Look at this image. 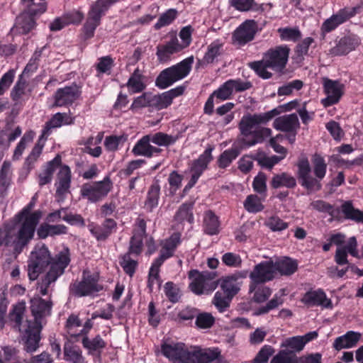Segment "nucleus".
<instances>
[{
	"label": "nucleus",
	"instance_id": "7",
	"mask_svg": "<svg viewBox=\"0 0 363 363\" xmlns=\"http://www.w3.org/2000/svg\"><path fill=\"white\" fill-rule=\"evenodd\" d=\"M216 273L213 272H200L196 269L189 272V279L191 280L189 289L196 294H209L217 287V283L214 280Z\"/></svg>",
	"mask_w": 363,
	"mask_h": 363
},
{
	"label": "nucleus",
	"instance_id": "55",
	"mask_svg": "<svg viewBox=\"0 0 363 363\" xmlns=\"http://www.w3.org/2000/svg\"><path fill=\"white\" fill-rule=\"evenodd\" d=\"M303 83L300 79H295L289 82L278 89L277 94L279 96H288L291 94L294 91H299L302 89Z\"/></svg>",
	"mask_w": 363,
	"mask_h": 363
},
{
	"label": "nucleus",
	"instance_id": "33",
	"mask_svg": "<svg viewBox=\"0 0 363 363\" xmlns=\"http://www.w3.org/2000/svg\"><path fill=\"white\" fill-rule=\"evenodd\" d=\"M144 78L142 71L136 68L126 83V86L130 94L141 92L145 89Z\"/></svg>",
	"mask_w": 363,
	"mask_h": 363
},
{
	"label": "nucleus",
	"instance_id": "34",
	"mask_svg": "<svg viewBox=\"0 0 363 363\" xmlns=\"http://www.w3.org/2000/svg\"><path fill=\"white\" fill-rule=\"evenodd\" d=\"M104 138V133L99 132L96 137H89L84 143L85 152L94 157H99L102 153L100 144Z\"/></svg>",
	"mask_w": 363,
	"mask_h": 363
},
{
	"label": "nucleus",
	"instance_id": "35",
	"mask_svg": "<svg viewBox=\"0 0 363 363\" xmlns=\"http://www.w3.org/2000/svg\"><path fill=\"white\" fill-rule=\"evenodd\" d=\"M120 0H97L91 5L89 14L101 20V17L115 3Z\"/></svg>",
	"mask_w": 363,
	"mask_h": 363
},
{
	"label": "nucleus",
	"instance_id": "45",
	"mask_svg": "<svg viewBox=\"0 0 363 363\" xmlns=\"http://www.w3.org/2000/svg\"><path fill=\"white\" fill-rule=\"evenodd\" d=\"M178 11L175 9H169L162 13L159 17L157 23L154 25L155 30H160L163 27H166L172 24L177 18Z\"/></svg>",
	"mask_w": 363,
	"mask_h": 363
},
{
	"label": "nucleus",
	"instance_id": "39",
	"mask_svg": "<svg viewBox=\"0 0 363 363\" xmlns=\"http://www.w3.org/2000/svg\"><path fill=\"white\" fill-rule=\"evenodd\" d=\"M271 185L274 189H278L281 186L294 188L296 185V181L293 176L287 173H281L273 177Z\"/></svg>",
	"mask_w": 363,
	"mask_h": 363
},
{
	"label": "nucleus",
	"instance_id": "24",
	"mask_svg": "<svg viewBox=\"0 0 363 363\" xmlns=\"http://www.w3.org/2000/svg\"><path fill=\"white\" fill-rule=\"evenodd\" d=\"M117 223L111 218H106L101 225L91 223L88 225L90 233L98 241L106 240L113 232L116 230Z\"/></svg>",
	"mask_w": 363,
	"mask_h": 363
},
{
	"label": "nucleus",
	"instance_id": "31",
	"mask_svg": "<svg viewBox=\"0 0 363 363\" xmlns=\"http://www.w3.org/2000/svg\"><path fill=\"white\" fill-rule=\"evenodd\" d=\"M193 208V202H186L182 204L174 215L175 222L182 225L185 223L192 224L194 221Z\"/></svg>",
	"mask_w": 363,
	"mask_h": 363
},
{
	"label": "nucleus",
	"instance_id": "22",
	"mask_svg": "<svg viewBox=\"0 0 363 363\" xmlns=\"http://www.w3.org/2000/svg\"><path fill=\"white\" fill-rule=\"evenodd\" d=\"M360 44V39L356 35H348L340 39L335 46L329 52L333 56L345 55L354 50Z\"/></svg>",
	"mask_w": 363,
	"mask_h": 363
},
{
	"label": "nucleus",
	"instance_id": "38",
	"mask_svg": "<svg viewBox=\"0 0 363 363\" xmlns=\"http://www.w3.org/2000/svg\"><path fill=\"white\" fill-rule=\"evenodd\" d=\"M275 273L279 272L282 275H291L294 274L298 264L296 262L291 258L285 257L276 263Z\"/></svg>",
	"mask_w": 363,
	"mask_h": 363
},
{
	"label": "nucleus",
	"instance_id": "8",
	"mask_svg": "<svg viewBox=\"0 0 363 363\" xmlns=\"http://www.w3.org/2000/svg\"><path fill=\"white\" fill-rule=\"evenodd\" d=\"M50 257V253L47 250V286L64 273L70 262L69 250L67 247H64L55 258Z\"/></svg>",
	"mask_w": 363,
	"mask_h": 363
},
{
	"label": "nucleus",
	"instance_id": "19",
	"mask_svg": "<svg viewBox=\"0 0 363 363\" xmlns=\"http://www.w3.org/2000/svg\"><path fill=\"white\" fill-rule=\"evenodd\" d=\"M256 29L257 24L254 20L244 21L233 33L234 43L242 46L252 41L255 38Z\"/></svg>",
	"mask_w": 363,
	"mask_h": 363
},
{
	"label": "nucleus",
	"instance_id": "12",
	"mask_svg": "<svg viewBox=\"0 0 363 363\" xmlns=\"http://www.w3.org/2000/svg\"><path fill=\"white\" fill-rule=\"evenodd\" d=\"M359 11L358 7H345L340 9L322 23L320 30L323 35L328 33L350 18L354 16Z\"/></svg>",
	"mask_w": 363,
	"mask_h": 363
},
{
	"label": "nucleus",
	"instance_id": "4",
	"mask_svg": "<svg viewBox=\"0 0 363 363\" xmlns=\"http://www.w3.org/2000/svg\"><path fill=\"white\" fill-rule=\"evenodd\" d=\"M35 196L15 217L16 222L21 223L18 231V242L24 247L33 238L35 228L43 216V212L35 211L31 213L35 205Z\"/></svg>",
	"mask_w": 363,
	"mask_h": 363
},
{
	"label": "nucleus",
	"instance_id": "21",
	"mask_svg": "<svg viewBox=\"0 0 363 363\" xmlns=\"http://www.w3.org/2000/svg\"><path fill=\"white\" fill-rule=\"evenodd\" d=\"M220 356L218 348L202 349L199 346H191L190 363H209Z\"/></svg>",
	"mask_w": 363,
	"mask_h": 363
},
{
	"label": "nucleus",
	"instance_id": "49",
	"mask_svg": "<svg viewBox=\"0 0 363 363\" xmlns=\"http://www.w3.org/2000/svg\"><path fill=\"white\" fill-rule=\"evenodd\" d=\"M82 345L84 347L87 349L89 352L91 354L94 352H100L106 347L105 342L99 335H97L92 340H90L87 337H84L82 339Z\"/></svg>",
	"mask_w": 363,
	"mask_h": 363
},
{
	"label": "nucleus",
	"instance_id": "56",
	"mask_svg": "<svg viewBox=\"0 0 363 363\" xmlns=\"http://www.w3.org/2000/svg\"><path fill=\"white\" fill-rule=\"evenodd\" d=\"M252 187L255 192L259 194L261 196L266 197L267 196V177L262 173L259 172L255 178L252 182Z\"/></svg>",
	"mask_w": 363,
	"mask_h": 363
},
{
	"label": "nucleus",
	"instance_id": "32",
	"mask_svg": "<svg viewBox=\"0 0 363 363\" xmlns=\"http://www.w3.org/2000/svg\"><path fill=\"white\" fill-rule=\"evenodd\" d=\"M203 228L205 233L214 235L220 231L218 217L212 211H207L203 214Z\"/></svg>",
	"mask_w": 363,
	"mask_h": 363
},
{
	"label": "nucleus",
	"instance_id": "18",
	"mask_svg": "<svg viewBox=\"0 0 363 363\" xmlns=\"http://www.w3.org/2000/svg\"><path fill=\"white\" fill-rule=\"evenodd\" d=\"M181 241L180 233H174L168 238L161 240L160 255L154 262H157L159 264H162L165 260L174 255Z\"/></svg>",
	"mask_w": 363,
	"mask_h": 363
},
{
	"label": "nucleus",
	"instance_id": "15",
	"mask_svg": "<svg viewBox=\"0 0 363 363\" xmlns=\"http://www.w3.org/2000/svg\"><path fill=\"white\" fill-rule=\"evenodd\" d=\"M43 13V11L38 9L23 10L16 18L15 25L11 28V31L19 34H26L29 33L35 26L34 17L38 13Z\"/></svg>",
	"mask_w": 363,
	"mask_h": 363
},
{
	"label": "nucleus",
	"instance_id": "41",
	"mask_svg": "<svg viewBox=\"0 0 363 363\" xmlns=\"http://www.w3.org/2000/svg\"><path fill=\"white\" fill-rule=\"evenodd\" d=\"M11 164L9 161H4L0 170V193H6L11 181Z\"/></svg>",
	"mask_w": 363,
	"mask_h": 363
},
{
	"label": "nucleus",
	"instance_id": "43",
	"mask_svg": "<svg viewBox=\"0 0 363 363\" xmlns=\"http://www.w3.org/2000/svg\"><path fill=\"white\" fill-rule=\"evenodd\" d=\"M130 253H125L119 258V263L126 274L132 277L138 267V260L133 259Z\"/></svg>",
	"mask_w": 363,
	"mask_h": 363
},
{
	"label": "nucleus",
	"instance_id": "50",
	"mask_svg": "<svg viewBox=\"0 0 363 363\" xmlns=\"http://www.w3.org/2000/svg\"><path fill=\"white\" fill-rule=\"evenodd\" d=\"M271 135V129L259 125L257 129L254 130L253 133L252 134V140L251 141H246L245 143L248 147H251L257 143H262L264 140L270 137Z\"/></svg>",
	"mask_w": 363,
	"mask_h": 363
},
{
	"label": "nucleus",
	"instance_id": "11",
	"mask_svg": "<svg viewBox=\"0 0 363 363\" xmlns=\"http://www.w3.org/2000/svg\"><path fill=\"white\" fill-rule=\"evenodd\" d=\"M190 351L183 342L164 343L161 346L162 354L174 363H190Z\"/></svg>",
	"mask_w": 363,
	"mask_h": 363
},
{
	"label": "nucleus",
	"instance_id": "5",
	"mask_svg": "<svg viewBox=\"0 0 363 363\" xmlns=\"http://www.w3.org/2000/svg\"><path fill=\"white\" fill-rule=\"evenodd\" d=\"M194 57H189L180 62L162 70L156 79L155 84L160 89H166L185 78L191 72Z\"/></svg>",
	"mask_w": 363,
	"mask_h": 363
},
{
	"label": "nucleus",
	"instance_id": "28",
	"mask_svg": "<svg viewBox=\"0 0 363 363\" xmlns=\"http://www.w3.org/2000/svg\"><path fill=\"white\" fill-rule=\"evenodd\" d=\"M299 125L298 118L295 113L279 116L273 123L275 129L286 133H296Z\"/></svg>",
	"mask_w": 363,
	"mask_h": 363
},
{
	"label": "nucleus",
	"instance_id": "20",
	"mask_svg": "<svg viewBox=\"0 0 363 363\" xmlns=\"http://www.w3.org/2000/svg\"><path fill=\"white\" fill-rule=\"evenodd\" d=\"M248 276L247 270L238 271L222 279L220 288L224 294L233 297L240 290L242 280Z\"/></svg>",
	"mask_w": 363,
	"mask_h": 363
},
{
	"label": "nucleus",
	"instance_id": "1",
	"mask_svg": "<svg viewBox=\"0 0 363 363\" xmlns=\"http://www.w3.org/2000/svg\"><path fill=\"white\" fill-rule=\"evenodd\" d=\"M30 311L33 321L26 320L23 323L26 312L25 303H18L9 313V320L13 323V328L21 333V340L27 352H33L39 347L40 332L43 329L42 320L45 315V301L39 296L30 300Z\"/></svg>",
	"mask_w": 363,
	"mask_h": 363
},
{
	"label": "nucleus",
	"instance_id": "37",
	"mask_svg": "<svg viewBox=\"0 0 363 363\" xmlns=\"http://www.w3.org/2000/svg\"><path fill=\"white\" fill-rule=\"evenodd\" d=\"M341 209L347 219L363 224V211L354 208L352 201L344 202L341 206Z\"/></svg>",
	"mask_w": 363,
	"mask_h": 363
},
{
	"label": "nucleus",
	"instance_id": "29",
	"mask_svg": "<svg viewBox=\"0 0 363 363\" xmlns=\"http://www.w3.org/2000/svg\"><path fill=\"white\" fill-rule=\"evenodd\" d=\"M362 333L353 330L347 331L345 335L335 338L333 347L336 350L352 348L357 346L362 338Z\"/></svg>",
	"mask_w": 363,
	"mask_h": 363
},
{
	"label": "nucleus",
	"instance_id": "9",
	"mask_svg": "<svg viewBox=\"0 0 363 363\" xmlns=\"http://www.w3.org/2000/svg\"><path fill=\"white\" fill-rule=\"evenodd\" d=\"M113 183L108 176L102 181L84 184L80 190L81 196L91 203H96L105 198L111 191Z\"/></svg>",
	"mask_w": 363,
	"mask_h": 363
},
{
	"label": "nucleus",
	"instance_id": "30",
	"mask_svg": "<svg viewBox=\"0 0 363 363\" xmlns=\"http://www.w3.org/2000/svg\"><path fill=\"white\" fill-rule=\"evenodd\" d=\"M214 147L208 146L204 152L194 160L191 167V172L202 174L207 169L208 164L213 160L212 152Z\"/></svg>",
	"mask_w": 363,
	"mask_h": 363
},
{
	"label": "nucleus",
	"instance_id": "59",
	"mask_svg": "<svg viewBox=\"0 0 363 363\" xmlns=\"http://www.w3.org/2000/svg\"><path fill=\"white\" fill-rule=\"evenodd\" d=\"M278 32L280 37L284 40L297 41L301 37V33L298 28H279Z\"/></svg>",
	"mask_w": 363,
	"mask_h": 363
},
{
	"label": "nucleus",
	"instance_id": "46",
	"mask_svg": "<svg viewBox=\"0 0 363 363\" xmlns=\"http://www.w3.org/2000/svg\"><path fill=\"white\" fill-rule=\"evenodd\" d=\"M152 143L162 147H168L173 145L177 141V137L168 135L163 132H157L152 134H148Z\"/></svg>",
	"mask_w": 363,
	"mask_h": 363
},
{
	"label": "nucleus",
	"instance_id": "13",
	"mask_svg": "<svg viewBox=\"0 0 363 363\" xmlns=\"http://www.w3.org/2000/svg\"><path fill=\"white\" fill-rule=\"evenodd\" d=\"M275 274V265L272 261H264L256 264L249 274L252 289H255L256 284L272 280Z\"/></svg>",
	"mask_w": 363,
	"mask_h": 363
},
{
	"label": "nucleus",
	"instance_id": "63",
	"mask_svg": "<svg viewBox=\"0 0 363 363\" xmlns=\"http://www.w3.org/2000/svg\"><path fill=\"white\" fill-rule=\"evenodd\" d=\"M274 353V349L268 345H264L255 358L254 359V363H267L269 358Z\"/></svg>",
	"mask_w": 363,
	"mask_h": 363
},
{
	"label": "nucleus",
	"instance_id": "40",
	"mask_svg": "<svg viewBox=\"0 0 363 363\" xmlns=\"http://www.w3.org/2000/svg\"><path fill=\"white\" fill-rule=\"evenodd\" d=\"M265 198L261 196L259 197L255 194L249 195L244 201V207L249 213L260 212L264 208L262 201H264Z\"/></svg>",
	"mask_w": 363,
	"mask_h": 363
},
{
	"label": "nucleus",
	"instance_id": "3",
	"mask_svg": "<svg viewBox=\"0 0 363 363\" xmlns=\"http://www.w3.org/2000/svg\"><path fill=\"white\" fill-rule=\"evenodd\" d=\"M313 172L315 177L311 175V167L307 158L299 160L297 167V176L301 185L310 191H317L322 188L320 183L327 172V164L323 157L315 154L312 157Z\"/></svg>",
	"mask_w": 363,
	"mask_h": 363
},
{
	"label": "nucleus",
	"instance_id": "62",
	"mask_svg": "<svg viewBox=\"0 0 363 363\" xmlns=\"http://www.w3.org/2000/svg\"><path fill=\"white\" fill-rule=\"evenodd\" d=\"M233 93L232 86H230L228 81H226L212 94L219 101H224L230 99Z\"/></svg>",
	"mask_w": 363,
	"mask_h": 363
},
{
	"label": "nucleus",
	"instance_id": "36",
	"mask_svg": "<svg viewBox=\"0 0 363 363\" xmlns=\"http://www.w3.org/2000/svg\"><path fill=\"white\" fill-rule=\"evenodd\" d=\"M223 47V42L219 40H215L207 48V51L203 57V62L205 64H211L216 57L222 53Z\"/></svg>",
	"mask_w": 363,
	"mask_h": 363
},
{
	"label": "nucleus",
	"instance_id": "48",
	"mask_svg": "<svg viewBox=\"0 0 363 363\" xmlns=\"http://www.w3.org/2000/svg\"><path fill=\"white\" fill-rule=\"evenodd\" d=\"M72 123L73 119L67 113H57L47 123V132L49 129L60 128L62 125H69Z\"/></svg>",
	"mask_w": 363,
	"mask_h": 363
},
{
	"label": "nucleus",
	"instance_id": "54",
	"mask_svg": "<svg viewBox=\"0 0 363 363\" xmlns=\"http://www.w3.org/2000/svg\"><path fill=\"white\" fill-rule=\"evenodd\" d=\"M264 224L273 232L283 231L289 227V223L277 216H272L269 217L265 220Z\"/></svg>",
	"mask_w": 363,
	"mask_h": 363
},
{
	"label": "nucleus",
	"instance_id": "47",
	"mask_svg": "<svg viewBox=\"0 0 363 363\" xmlns=\"http://www.w3.org/2000/svg\"><path fill=\"white\" fill-rule=\"evenodd\" d=\"M249 291L250 293H254L253 300L257 303L264 302L272 294V290L263 284H256L255 289H252L250 284Z\"/></svg>",
	"mask_w": 363,
	"mask_h": 363
},
{
	"label": "nucleus",
	"instance_id": "60",
	"mask_svg": "<svg viewBox=\"0 0 363 363\" xmlns=\"http://www.w3.org/2000/svg\"><path fill=\"white\" fill-rule=\"evenodd\" d=\"M34 135L35 133L33 131H29L24 134L14 150L13 156L14 160H18L21 156L27 143H30L33 140Z\"/></svg>",
	"mask_w": 363,
	"mask_h": 363
},
{
	"label": "nucleus",
	"instance_id": "6",
	"mask_svg": "<svg viewBox=\"0 0 363 363\" xmlns=\"http://www.w3.org/2000/svg\"><path fill=\"white\" fill-rule=\"evenodd\" d=\"M103 286L99 283V275L84 270L82 280L75 281L70 285V290L77 296H96L103 290Z\"/></svg>",
	"mask_w": 363,
	"mask_h": 363
},
{
	"label": "nucleus",
	"instance_id": "25",
	"mask_svg": "<svg viewBox=\"0 0 363 363\" xmlns=\"http://www.w3.org/2000/svg\"><path fill=\"white\" fill-rule=\"evenodd\" d=\"M302 302L308 306H320L329 309L333 307L332 301L327 297L323 290L320 289L306 292L302 298Z\"/></svg>",
	"mask_w": 363,
	"mask_h": 363
},
{
	"label": "nucleus",
	"instance_id": "61",
	"mask_svg": "<svg viewBox=\"0 0 363 363\" xmlns=\"http://www.w3.org/2000/svg\"><path fill=\"white\" fill-rule=\"evenodd\" d=\"M143 248V238L132 236L130 240L128 251L126 253L138 257L141 254Z\"/></svg>",
	"mask_w": 363,
	"mask_h": 363
},
{
	"label": "nucleus",
	"instance_id": "17",
	"mask_svg": "<svg viewBox=\"0 0 363 363\" xmlns=\"http://www.w3.org/2000/svg\"><path fill=\"white\" fill-rule=\"evenodd\" d=\"M45 267V247L43 245L40 248H35L32 252L28 264V274L29 279L35 280Z\"/></svg>",
	"mask_w": 363,
	"mask_h": 363
},
{
	"label": "nucleus",
	"instance_id": "51",
	"mask_svg": "<svg viewBox=\"0 0 363 363\" xmlns=\"http://www.w3.org/2000/svg\"><path fill=\"white\" fill-rule=\"evenodd\" d=\"M304 346L303 341L299 335L286 338L281 344V347L288 349L290 352H300Z\"/></svg>",
	"mask_w": 363,
	"mask_h": 363
},
{
	"label": "nucleus",
	"instance_id": "52",
	"mask_svg": "<svg viewBox=\"0 0 363 363\" xmlns=\"http://www.w3.org/2000/svg\"><path fill=\"white\" fill-rule=\"evenodd\" d=\"M162 264H159L157 262H153L150 267L149 274H148V280H147V287L150 291H152L155 285H157L158 287L160 286L161 282L160 279V267Z\"/></svg>",
	"mask_w": 363,
	"mask_h": 363
},
{
	"label": "nucleus",
	"instance_id": "57",
	"mask_svg": "<svg viewBox=\"0 0 363 363\" xmlns=\"http://www.w3.org/2000/svg\"><path fill=\"white\" fill-rule=\"evenodd\" d=\"M160 191V187L157 185H152L150 186L145 201V207L150 211L152 210L158 205Z\"/></svg>",
	"mask_w": 363,
	"mask_h": 363
},
{
	"label": "nucleus",
	"instance_id": "44",
	"mask_svg": "<svg viewBox=\"0 0 363 363\" xmlns=\"http://www.w3.org/2000/svg\"><path fill=\"white\" fill-rule=\"evenodd\" d=\"M126 140L127 136L125 135H112L105 138L104 144L107 151L116 152L124 145Z\"/></svg>",
	"mask_w": 363,
	"mask_h": 363
},
{
	"label": "nucleus",
	"instance_id": "10",
	"mask_svg": "<svg viewBox=\"0 0 363 363\" xmlns=\"http://www.w3.org/2000/svg\"><path fill=\"white\" fill-rule=\"evenodd\" d=\"M277 113L273 109L270 111L259 114H247L242 116L239 123V129L242 135L247 137L252 135L254 130L262 124H266Z\"/></svg>",
	"mask_w": 363,
	"mask_h": 363
},
{
	"label": "nucleus",
	"instance_id": "42",
	"mask_svg": "<svg viewBox=\"0 0 363 363\" xmlns=\"http://www.w3.org/2000/svg\"><path fill=\"white\" fill-rule=\"evenodd\" d=\"M65 359L71 363H84L82 350L77 346L65 345L64 347Z\"/></svg>",
	"mask_w": 363,
	"mask_h": 363
},
{
	"label": "nucleus",
	"instance_id": "23",
	"mask_svg": "<svg viewBox=\"0 0 363 363\" xmlns=\"http://www.w3.org/2000/svg\"><path fill=\"white\" fill-rule=\"evenodd\" d=\"M81 95L80 87L76 84L59 89L55 95V104L62 106L72 104Z\"/></svg>",
	"mask_w": 363,
	"mask_h": 363
},
{
	"label": "nucleus",
	"instance_id": "2",
	"mask_svg": "<svg viewBox=\"0 0 363 363\" xmlns=\"http://www.w3.org/2000/svg\"><path fill=\"white\" fill-rule=\"evenodd\" d=\"M289 52L290 49L286 45L277 46L265 52L261 60L250 62L248 66L259 77L264 79H270L272 74L267 68L282 72L288 62Z\"/></svg>",
	"mask_w": 363,
	"mask_h": 363
},
{
	"label": "nucleus",
	"instance_id": "14",
	"mask_svg": "<svg viewBox=\"0 0 363 363\" xmlns=\"http://www.w3.org/2000/svg\"><path fill=\"white\" fill-rule=\"evenodd\" d=\"M72 173L71 169L67 165H62L60 167L55 181V196L58 202H62L70 194Z\"/></svg>",
	"mask_w": 363,
	"mask_h": 363
},
{
	"label": "nucleus",
	"instance_id": "27",
	"mask_svg": "<svg viewBox=\"0 0 363 363\" xmlns=\"http://www.w3.org/2000/svg\"><path fill=\"white\" fill-rule=\"evenodd\" d=\"M182 46L176 35L172 36L170 40L164 45H160L157 47L156 55L160 62H167L169 60L172 55L182 50Z\"/></svg>",
	"mask_w": 363,
	"mask_h": 363
},
{
	"label": "nucleus",
	"instance_id": "53",
	"mask_svg": "<svg viewBox=\"0 0 363 363\" xmlns=\"http://www.w3.org/2000/svg\"><path fill=\"white\" fill-rule=\"evenodd\" d=\"M239 152L235 148L225 150L218 159V164L220 168L228 167L238 156Z\"/></svg>",
	"mask_w": 363,
	"mask_h": 363
},
{
	"label": "nucleus",
	"instance_id": "26",
	"mask_svg": "<svg viewBox=\"0 0 363 363\" xmlns=\"http://www.w3.org/2000/svg\"><path fill=\"white\" fill-rule=\"evenodd\" d=\"M152 140L149 135L143 136L137 141L132 149V152L135 156H143L150 158L155 155H158L162 152L159 147L151 145Z\"/></svg>",
	"mask_w": 363,
	"mask_h": 363
},
{
	"label": "nucleus",
	"instance_id": "16",
	"mask_svg": "<svg viewBox=\"0 0 363 363\" xmlns=\"http://www.w3.org/2000/svg\"><path fill=\"white\" fill-rule=\"evenodd\" d=\"M323 89L326 97L321 99V104L328 107L339 102L343 94L344 85L337 80L324 79Z\"/></svg>",
	"mask_w": 363,
	"mask_h": 363
},
{
	"label": "nucleus",
	"instance_id": "64",
	"mask_svg": "<svg viewBox=\"0 0 363 363\" xmlns=\"http://www.w3.org/2000/svg\"><path fill=\"white\" fill-rule=\"evenodd\" d=\"M270 363H296V357L286 350H282L272 357Z\"/></svg>",
	"mask_w": 363,
	"mask_h": 363
},
{
	"label": "nucleus",
	"instance_id": "58",
	"mask_svg": "<svg viewBox=\"0 0 363 363\" xmlns=\"http://www.w3.org/2000/svg\"><path fill=\"white\" fill-rule=\"evenodd\" d=\"M101 20L88 13V18L84 25V33L86 38L94 36L96 28L99 26Z\"/></svg>",
	"mask_w": 363,
	"mask_h": 363
}]
</instances>
